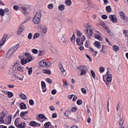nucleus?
<instances>
[{
    "mask_svg": "<svg viewBox=\"0 0 128 128\" xmlns=\"http://www.w3.org/2000/svg\"><path fill=\"white\" fill-rule=\"evenodd\" d=\"M20 47V44H17L16 46H12L8 50L6 54V56L7 58H12V55L14 52H16V50Z\"/></svg>",
    "mask_w": 128,
    "mask_h": 128,
    "instance_id": "f257e3e1",
    "label": "nucleus"
},
{
    "mask_svg": "<svg viewBox=\"0 0 128 128\" xmlns=\"http://www.w3.org/2000/svg\"><path fill=\"white\" fill-rule=\"evenodd\" d=\"M42 12H38L36 13L35 16L32 19V22L35 24H40V18H42Z\"/></svg>",
    "mask_w": 128,
    "mask_h": 128,
    "instance_id": "f03ea898",
    "label": "nucleus"
},
{
    "mask_svg": "<svg viewBox=\"0 0 128 128\" xmlns=\"http://www.w3.org/2000/svg\"><path fill=\"white\" fill-rule=\"evenodd\" d=\"M84 40H86V36H82L81 38H77L76 42L78 46H82Z\"/></svg>",
    "mask_w": 128,
    "mask_h": 128,
    "instance_id": "7ed1b4c3",
    "label": "nucleus"
},
{
    "mask_svg": "<svg viewBox=\"0 0 128 128\" xmlns=\"http://www.w3.org/2000/svg\"><path fill=\"white\" fill-rule=\"evenodd\" d=\"M112 76L110 74H108L107 76L106 80H104V78H103V80L106 82V86H110V84L112 82Z\"/></svg>",
    "mask_w": 128,
    "mask_h": 128,
    "instance_id": "20e7f679",
    "label": "nucleus"
},
{
    "mask_svg": "<svg viewBox=\"0 0 128 128\" xmlns=\"http://www.w3.org/2000/svg\"><path fill=\"white\" fill-rule=\"evenodd\" d=\"M94 34V32L92 28H87L86 30V35L88 38H90Z\"/></svg>",
    "mask_w": 128,
    "mask_h": 128,
    "instance_id": "39448f33",
    "label": "nucleus"
},
{
    "mask_svg": "<svg viewBox=\"0 0 128 128\" xmlns=\"http://www.w3.org/2000/svg\"><path fill=\"white\" fill-rule=\"evenodd\" d=\"M109 18L112 22H118V18H116V16L114 14L109 16Z\"/></svg>",
    "mask_w": 128,
    "mask_h": 128,
    "instance_id": "423d86ee",
    "label": "nucleus"
},
{
    "mask_svg": "<svg viewBox=\"0 0 128 128\" xmlns=\"http://www.w3.org/2000/svg\"><path fill=\"white\" fill-rule=\"evenodd\" d=\"M25 56L27 58L26 59L27 62H30L32 60V55L28 52H26L25 54Z\"/></svg>",
    "mask_w": 128,
    "mask_h": 128,
    "instance_id": "0eeeda50",
    "label": "nucleus"
},
{
    "mask_svg": "<svg viewBox=\"0 0 128 128\" xmlns=\"http://www.w3.org/2000/svg\"><path fill=\"white\" fill-rule=\"evenodd\" d=\"M120 18L122 20H123L124 22H126L128 20V18L126 17V14L123 12H120Z\"/></svg>",
    "mask_w": 128,
    "mask_h": 128,
    "instance_id": "6e6552de",
    "label": "nucleus"
},
{
    "mask_svg": "<svg viewBox=\"0 0 128 128\" xmlns=\"http://www.w3.org/2000/svg\"><path fill=\"white\" fill-rule=\"evenodd\" d=\"M4 116H6V114L4 112H2V114H0V124H4Z\"/></svg>",
    "mask_w": 128,
    "mask_h": 128,
    "instance_id": "1a4fd4ad",
    "label": "nucleus"
},
{
    "mask_svg": "<svg viewBox=\"0 0 128 128\" xmlns=\"http://www.w3.org/2000/svg\"><path fill=\"white\" fill-rule=\"evenodd\" d=\"M41 84L42 92H46V82L44 81H42Z\"/></svg>",
    "mask_w": 128,
    "mask_h": 128,
    "instance_id": "9d476101",
    "label": "nucleus"
},
{
    "mask_svg": "<svg viewBox=\"0 0 128 128\" xmlns=\"http://www.w3.org/2000/svg\"><path fill=\"white\" fill-rule=\"evenodd\" d=\"M105 30L107 32L108 34L110 36H114V33L112 32L110 28L108 26L104 27Z\"/></svg>",
    "mask_w": 128,
    "mask_h": 128,
    "instance_id": "9b49d317",
    "label": "nucleus"
},
{
    "mask_svg": "<svg viewBox=\"0 0 128 128\" xmlns=\"http://www.w3.org/2000/svg\"><path fill=\"white\" fill-rule=\"evenodd\" d=\"M94 46L97 48H102V46H100V42L96 41L94 42Z\"/></svg>",
    "mask_w": 128,
    "mask_h": 128,
    "instance_id": "f8f14e48",
    "label": "nucleus"
},
{
    "mask_svg": "<svg viewBox=\"0 0 128 128\" xmlns=\"http://www.w3.org/2000/svg\"><path fill=\"white\" fill-rule=\"evenodd\" d=\"M38 116L40 120H48V118L44 114H40Z\"/></svg>",
    "mask_w": 128,
    "mask_h": 128,
    "instance_id": "ddd939ff",
    "label": "nucleus"
},
{
    "mask_svg": "<svg viewBox=\"0 0 128 128\" xmlns=\"http://www.w3.org/2000/svg\"><path fill=\"white\" fill-rule=\"evenodd\" d=\"M20 110H26V105L24 102H22L20 104Z\"/></svg>",
    "mask_w": 128,
    "mask_h": 128,
    "instance_id": "4468645a",
    "label": "nucleus"
},
{
    "mask_svg": "<svg viewBox=\"0 0 128 128\" xmlns=\"http://www.w3.org/2000/svg\"><path fill=\"white\" fill-rule=\"evenodd\" d=\"M85 6H86V8H90L92 6V3H90V1L87 0V3L85 4Z\"/></svg>",
    "mask_w": 128,
    "mask_h": 128,
    "instance_id": "2eb2a0df",
    "label": "nucleus"
},
{
    "mask_svg": "<svg viewBox=\"0 0 128 128\" xmlns=\"http://www.w3.org/2000/svg\"><path fill=\"white\" fill-rule=\"evenodd\" d=\"M64 8H66V6H64V4L60 5L58 7V9L61 12H63V10H64Z\"/></svg>",
    "mask_w": 128,
    "mask_h": 128,
    "instance_id": "dca6fc26",
    "label": "nucleus"
},
{
    "mask_svg": "<svg viewBox=\"0 0 128 128\" xmlns=\"http://www.w3.org/2000/svg\"><path fill=\"white\" fill-rule=\"evenodd\" d=\"M112 48H113V50H114V52H116L120 50V47H118V46H116V45L113 46Z\"/></svg>",
    "mask_w": 128,
    "mask_h": 128,
    "instance_id": "f3484780",
    "label": "nucleus"
},
{
    "mask_svg": "<svg viewBox=\"0 0 128 128\" xmlns=\"http://www.w3.org/2000/svg\"><path fill=\"white\" fill-rule=\"evenodd\" d=\"M78 69L80 70H88V66H81L78 67Z\"/></svg>",
    "mask_w": 128,
    "mask_h": 128,
    "instance_id": "a211bd4d",
    "label": "nucleus"
},
{
    "mask_svg": "<svg viewBox=\"0 0 128 128\" xmlns=\"http://www.w3.org/2000/svg\"><path fill=\"white\" fill-rule=\"evenodd\" d=\"M20 122V118H16V120H15V121H14V125L16 126V128L18 127V124Z\"/></svg>",
    "mask_w": 128,
    "mask_h": 128,
    "instance_id": "6ab92c4d",
    "label": "nucleus"
},
{
    "mask_svg": "<svg viewBox=\"0 0 128 128\" xmlns=\"http://www.w3.org/2000/svg\"><path fill=\"white\" fill-rule=\"evenodd\" d=\"M26 124L24 122H22L18 124V128H26Z\"/></svg>",
    "mask_w": 128,
    "mask_h": 128,
    "instance_id": "aec40b11",
    "label": "nucleus"
},
{
    "mask_svg": "<svg viewBox=\"0 0 128 128\" xmlns=\"http://www.w3.org/2000/svg\"><path fill=\"white\" fill-rule=\"evenodd\" d=\"M17 70L20 72H24V69L20 66L18 67Z\"/></svg>",
    "mask_w": 128,
    "mask_h": 128,
    "instance_id": "412c9836",
    "label": "nucleus"
},
{
    "mask_svg": "<svg viewBox=\"0 0 128 128\" xmlns=\"http://www.w3.org/2000/svg\"><path fill=\"white\" fill-rule=\"evenodd\" d=\"M20 98H22V100H26L27 98L26 96V94H21L20 96Z\"/></svg>",
    "mask_w": 128,
    "mask_h": 128,
    "instance_id": "4be33fe9",
    "label": "nucleus"
},
{
    "mask_svg": "<svg viewBox=\"0 0 128 128\" xmlns=\"http://www.w3.org/2000/svg\"><path fill=\"white\" fill-rule=\"evenodd\" d=\"M21 10L24 14H26V8L22 6L21 8Z\"/></svg>",
    "mask_w": 128,
    "mask_h": 128,
    "instance_id": "5701e85b",
    "label": "nucleus"
},
{
    "mask_svg": "<svg viewBox=\"0 0 128 128\" xmlns=\"http://www.w3.org/2000/svg\"><path fill=\"white\" fill-rule=\"evenodd\" d=\"M45 64H46V60H42L40 62V66L44 67L45 66Z\"/></svg>",
    "mask_w": 128,
    "mask_h": 128,
    "instance_id": "b1692460",
    "label": "nucleus"
},
{
    "mask_svg": "<svg viewBox=\"0 0 128 128\" xmlns=\"http://www.w3.org/2000/svg\"><path fill=\"white\" fill-rule=\"evenodd\" d=\"M28 114V110L21 112L20 116L22 117L25 116L26 114Z\"/></svg>",
    "mask_w": 128,
    "mask_h": 128,
    "instance_id": "393cba45",
    "label": "nucleus"
},
{
    "mask_svg": "<svg viewBox=\"0 0 128 128\" xmlns=\"http://www.w3.org/2000/svg\"><path fill=\"white\" fill-rule=\"evenodd\" d=\"M6 38H8V34H4L3 36L2 40L0 42H4V44H5L6 42Z\"/></svg>",
    "mask_w": 128,
    "mask_h": 128,
    "instance_id": "a878e982",
    "label": "nucleus"
},
{
    "mask_svg": "<svg viewBox=\"0 0 128 128\" xmlns=\"http://www.w3.org/2000/svg\"><path fill=\"white\" fill-rule=\"evenodd\" d=\"M12 115H10L8 116V124H12Z\"/></svg>",
    "mask_w": 128,
    "mask_h": 128,
    "instance_id": "bb28decb",
    "label": "nucleus"
},
{
    "mask_svg": "<svg viewBox=\"0 0 128 128\" xmlns=\"http://www.w3.org/2000/svg\"><path fill=\"white\" fill-rule=\"evenodd\" d=\"M22 32H24V28H20L18 30L17 34H22Z\"/></svg>",
    "mask_w": 128,
    "mask_h": 128,
    "instance_id": "cd10ccee",
    "label": "nucleus"
},
{
    "mask_svg": "<svg viewBox=\"0 0 128 128\" xmlns=\"http://www.w3.org/2000/svg\"><path fill=\"white\" fill-rule=\"evenodd\" d=\"M65 4L66 6H72V1L70 0H66Z\"/></svg>",
    "mask_w": 128,
    "mask_h": 128,
    "instance_id": "c85d7f7f",
    "label": "nucleus"
},
{
    "mask_svg": "<svg viewBox=\"0 0 128 128\" xmlns=\"http://www.w3.org/2000/svg\"><path fill=\"white\" fill-rule=\"evenodd\" d=\"M44 74H50V70H42Z\"/></svg>",
    "mask_w": 128,
    "mask_h": 128,
    "instance_id": "c756f323",
    "label": "nucleus"
},
{
    "mask_svg": "<svg viewBox=\"0 0 128 128\" xmlns=\"http://www.w3.org/2000/svg\"><path fill=\"white\" fill-rule=\"evenodd\" d=\"M52 66V63L50 62H45V66L46 68H50Z\"/></svg>",
    "mask_w": 128,
    "mask_h": 128,
    "instance_id": "7c9ffc66",
    "label": "nucleus"
},
{
    "mask_svg": "<svg viewBox=\"0 0 128 128\" xmlns=\"http://www.w3.org/2000/svg\"><path fill=\"white\" fill-rule=\"evenodd\" d=\"M106 10L108 12H112V8L110 6H106Z\"/></svg>",
    "mask_w": 128,
    "mask_h": 128,
    "instance_id": "2f4dec72",
    "label": "nucleus"
},
{
    "mask_svg": "<svg viewBox=\"0 0 128 128\" xmlns=\"http://www.w3.org/2000/svg\"><path fill=\"white\" fill-rule=\"evenodd\" d=\"M7 94L9 98H12V96H14V94L10 92H8Z\"/></svg>",
    "mask_w": 128,
    "mask_h": 128,
    "instance_id": "473e14b6",
    "label": "nucleus"
},
{
    "mask_svg": "<svg viewBox=\"0 0 128 128\" xmlns=\"http://www.w3.org/2000/svg\"><path fill=\"white\" fill-rule=\"evenodd\" d=\"M28 64V62L26 59H22L21 60V64H22V66H24V64Z\"/></svg>",
    "mask_w": 128,
    "mask_h": 128,
    "instance_id": "72a5a7b5",
    "label": "nucleus"
},
{
    "mask_svg": "<svg viewBox=\"0 0 128 128\" xmlns=\"http://www.w3.org/2000/svg\"><path fill=\"white\" fill-rule=\"evenodd\" d=\"M50 122H48L44 124V126L46 128H50Z\"/></svg>",
    "mask_w": 128,
    "mask_h": 128,
    "instance_id": "f704fd0d",
    "label": "nucleus"
},
{
    "mask_svg": "<svg viewBox=\"0 0 128 128\" xmlns=\"http://www.w3.org/2000/svg\"><path fill=\"white\" fill-rule=\"evenodd\" d=\"M40 36V34L35 33L33 36V39L36 40V38H38Z\"/></svg>",
    "mask_w": 128,
    "mask_h": 128,
    "instance_id": "c9c22d12",
    "label": "nucleus"
},
{
    "mask_svg": "<svg viewBox=\"0 0 128 128\" xmlns=\"http://www.w3.org/2000/svg\"><path fill=\"white\" fill-rule=\"evenodd\" d=\"M124 118H120L119 121L120 126H122V124H124Z\"/></svg>",
    "mask_w": 128,
    "mask_h": 128,
    "instance_id": "e433bc0d",
    "label": "nucleus"
},
{
    "mask_svg": "<svg viewBox=\"0 0 128 128\" xmlns=\"http://www.w3.org/2000/svg\"><path fill=\"white\" fill-rule=\"evenodd\" d=\"M32 72V67H30L29 68V70H28V74L29 76H30Z\"/></svg>",
    "mask_w": 128,
    "mask_h": 128,
    "instance_id": "4c0bfd02",
    "label": "nucleus"
},
{
    "mask_svg": "<svg viewBox=\"0 0 128 128\" xmlns=\"http://www.w3.org/2000/svg\"><path fill=\"white\" fill-rule=\"evenodd\" d=\"M0 16H4V10L2 9H0Z\"/></svg>",
    "mask_w": 128,
    "mask_h": 128,
    "instance_id": "58836bf2",
    "label": "nucleus"
},
{
    "mask_svg": "<svg viewBox=\"0 0 128 128\" xmlns=\"http://www.w3.org/2000/svg\"><path fill=\"white\" fill-rule=\"evenodd\" d=\"M74 40H76V36L74 34L72 37L70 38V40L72 42H74Z\"/></svg>",
    "mask_w": 128,
    "mask_h": 128,
    "instance_id": "ea45409f",
    "label": "nucleus"
},
{
    "mask_svg": "<svg viewBox=\"0 0 128 128\" xmlns=\"http://www.w3.org/2000/svg\"><path fill=\"white\" fill-rule=\"evenodd\" d=\"M48 8L49 10H52V8H54V4H48Z\"/></svg>",
    "mask_w": 128,
    "mask_h": 128,
    "instance_id": "a19ab883",
    "label": "nucleus"
},
{
    "mask_svg": "<svg viewBox=\"0 0 128 128\" xmlns=\"http://www.w3.org/2000/svg\"><path fill=\"white\" fill-rule=\"evenodd\" d=\"M13 8L14 10H20V7L18 5H14Z\"/></svg>",
    "mask_w": 128,
    "mask_h": 128,
    "instance_id": "79ce46f5",
    "label": "nucleus"
},
{
    "mask_svg": "<svg viewBox=\"0 0 128 128\" xmlns=\"http://www.w3.org/2000/svg\"><path fill=\"white\" fill-rule=\"evenodd\" d=\"M30 124L32 126H36V124H38V123H36V122H31Z\"/></svg>",
    "mask_w": 128,
    "mask_h": 128,
    "instance_id": "37998d69",
    "label": "nucleus"
},
{
    "mask_svg": "<svg viewBox=\"0 0 128 128\" xmlns=\"http://www.w3.org/2000/svg\"><path fill=\"white\" fill-rule=\"evenodd\" d=\"M90 74H91L93 78H96V74L94 73V72L92 70H91Z\"/></svg>",
    "mask_w": 128,
    "mask_h": 128,
    "instance_id": "c03bdc74",
    "label": "nucleus"
},
{
    "mask_svg": "<svg viewBox=\"0 0 128 128\" xmlns=\"http://www.w3.org/2000/svg\"><path fill=\"white\" fill-rule=\"evenodd\" d=\"M100 52H102L103 54H107L106 51L104 50V45H102V48Z\"/></svg>",
    "mask_w": 128,
    "mask_h": 128,
    "instance_id": "a18cd8bd",
    "label": "nucleus"
},
{
    "mask_svg": "<svg viewBox=\"0 0 128 128\" xmlns=\"http://www.w3.org/2000/svg\"><path fill=\"white\" fill-rule=\"evenodd\" d=\"M29 104L30 106H34V100L31 99L29 100Z\"/></svg>",
    "mask_w": 128,
    "mask_h": 128,
    "instance_id": "49530a36",
    "label": "nucleus"
},
{
    "mask_svg": "<svg viewBox=\"0 0 128 128\" xmlns=\"http://www.w3.org/2000/svg\"><path fill=\"white\" fill-rule=\"evenodd\" d=\"M86 74V70L84 69V70H81V72H80V74L81 76H82L84 74Z\"/></svg>",
    "mask_w": 128,
    "mask_h": 128,
    "instance_id": "de8ad7c7",
    "label": "nucleus"
},
{
    "mask_svg": "<svg viewBox=\"0 0 128 128\" xmlns=\"http://www.w3.org/2000/svg\"><path fill=\"white\" fill-rule=\"evenodd\" d=\"M100 72L101 73L104 72V68L102 67V66H100Z\"/></svg>",
    "mask_w": 128,
    "mask_h": 128,
    "instance_id": "09e8293b",
    "label": "nucleus"
},
{
    "mask_svg": "<svg viewBox=\"0 0 128 128\" xmlns=\"http://www.w3.org/2000/svg\"><path fill=\"white\" fill-rule=\"evenodd\" d=\"M82 104V100H77V104H78V106H80V104Z\"/></svg>",
    "mask_w": 128,
    "mask_h": 128,
    "instance_id": "8fccbe9b",
    "label": "nucleus"
},
{
    "mask_svg": "<svg viewBox=\"0 0 128 128\" xmlns=\"http://www.w3.org/2000/svg\"><path fill=\"white\" fill-rule=\"evenodd\" d=\"M28 40H31L32 38V34L29 33V34H28Z\"/></svg>",
    "mask_w": 128,
    "mask_h": 128,
    "instance_id": "3c124183",
    "label": "nucleus"
},
{
    "mask_svg": "<svg viewBox=\"0 0 128 128\" xmlns=\"http://www.w3.org/2000/svg\"><path fill=\"white\" fill-rule=\"evenodd\" d=\"M94 38H96L97 40H100V36L98 34H94Z\"/></svg>",
    "mask_w": 128,
    "mask_h": 128,
    "instance_id": "603ef678",
    "label": "nucleus"
},
{
    "mask_svg": "<svg viewBox=\"0 0 128 128\" xmlns=\"http://www.w3.org/2000/svg\"><path fill=\"white\" fill-rule=\"evenodd\" d=\"M46 82H48V84H52V80H51V79L50 78H46Z\"/></svg>",
    "mask_w": 128,
    "mask_h": 128,
    "instance_id": "864d4df0",
    "label": "nucleus"
},
{
    "mask_svg": "<svg viewBox=\"0 0 128 128\" xmlns=\"http://www.w3.org/2000/svg\"><path fill=\"white\" fill-rule=\"evenodd\" d=\"M4 10V13L6 12V14H8V12H10V10H8V8H5Z\"/></svg>",
    "mask_w": 128,
    "mask_h": 128,
    "instance_id": "5fc2aeb1",
    "label": "nucleus"
},
{
    "mask_svg": "<svg viewBox=\"0 0 128 128\" xmlns=\"http://www.w3.org/2000/svg\"><path fill=\"white\" fill-rule=\"evenodd\" d=\"M84 28H90V25L88 24V23H86L84 24Z\"/></svg>",
    "mask_w": 128,
    "mask_h": 128,
    "instance_id": "6e6d98bb",
    "label": "nucleus"
},
{
    "mask_svg": "<svg viewBox=\"0 0 128 128\" xmlns=\"http://www.w3.org/2000/svg\"><path fill=\"white\" fill-rule=\"evenodd\" d=\"M32 52H33V54H36L38 52V51L36 49H33L32 50Z\"/></svg>",
    "mask_w": 128,
    "mask_h": 128,
    "instance_id": "4d7b16f0",
    "label": "nucleus"
},
{
    "mask_svg": "<svg viewBox=\"0 0 128 128\" xmlns=\"http://www.w3.org/2000/svg\"><path fill=\"white\" fill-rule=\"evenodd\" d=\"M58 117V114L56 113H54L52 115V118H56Z\"/></svg>",
    "mask_w": 128,
    "mask_h": 128,
    "instance_id": "13d9d810",
    "label": "nucleus"
},
{
    "mask_svg": "<svg viewBox=\"0 0 128 128\" xmlns=\"http://www.w3.org/2000/svg\"><path fill=\"white\" fill-rule=\"evenodd\" d=\"M77 36H82V32L79 30H77Z\"/></svg>",
    "mask_w": 128,
    "mask_h": 128,
    "instance_id": "bf43d9fd",
    "label": "nucleus"
},
{
    "mask_svg": "<svg viewBox=\"0 0 128 128\" xmlns=\"http://www.w3.org/2000/svg\"><path fill=\"white\" fill-rule=\"evenodd\" d=\"M81 90L82 94H86V90L84 88H82Z\"/></svg>",
    "mask_w": 128,
    "mask_h": 128,
    "instance_id": "052dcab7",
    "label": "nucleus"
},
{
    "mask_svg": "<svg viewBox=\"0 0 128 128\" xmlns=\"http://www.w3.org/2000/svg\"><path fill=\"white\" fill-rule=\"evenodd\" d=\"M106 40L108 42V44H110V46H112V42H110V40H108V38H106Z\"/></svg>",
    "mask_w": 128,
    "mask_h": 128,
    "instance_id": "680f3d73",
    "label": "nucleus"
},
{
    "mask_svg": "<svg viewBox=\"0 0 128 128\" xmlns=\"http://www.w3.org/2000/svg\"><path fill=\"white\" fill-rule=\"evenodd\" d=\"M51 94H56V90H52L51 92Z\"/></svg>",
    "mask_w": 128,
    "mask_h": 128,
    "instance_id": "e2e57ef3",
    "label": "nucleus"
},
{
    "mask_svg": "<svg viewBox=\"0 0 128 128\" xmlns=\"http://www.w3.org/2000/svg\"><path fill=\"white\" fill-rule=\"evenodd\" d=\"M102 20H106L108 18V16L106 14H104L102 16Z\"/></svg>",
    "mask_w": 128,
    "mask_h": 128,
    "instance_id": "0e129e2a",
    "label": "nucleus"
},
{
    "mask_svg": "<svg viewBox=\"0 0 128 128\" xmlns=\"http://www.w3.org/2000/svg\"><path fill=\"white\" fill-rule=\"evenodd\" d=\"M124 34H125L126 36H127L128 38V31L124 30Z\"/></svg>",
    "mask_w": 128,
    "mask_h": 128,
    "instance_id": "69168bd1",
    "label": "nucleus"
},
{
    "mask_svg": "<svg viewBox=\"0 0 128 128\" xmlns=\"http://www.w3.org/2000/svg\"><path fill=\"white\" fill-rule=\"evenodd\" d=\"M4 42H1L0 41V50H2V46H4Z\"/></svg>",
    "mask_w": 128,
    "mask_h": 128,
    "instance_id": "338daca9",
    "label": "nucleus"
},
{
    "mask_svg": "<svg viewBox=\"0 0 128 128\" xmlns=\"http://www.w3.org/2000/svg\"><path fill=\"white\" fill-rule=\"evenodd\" d=\"M50 110H52V112H54V110H56V108H54V106H50Z\"/></svg>",
    "mask_w": 128,
    "mask_h": 128,
    "instance_id": "774afa93",
    "label": "nucleus"
}]
</instances>
